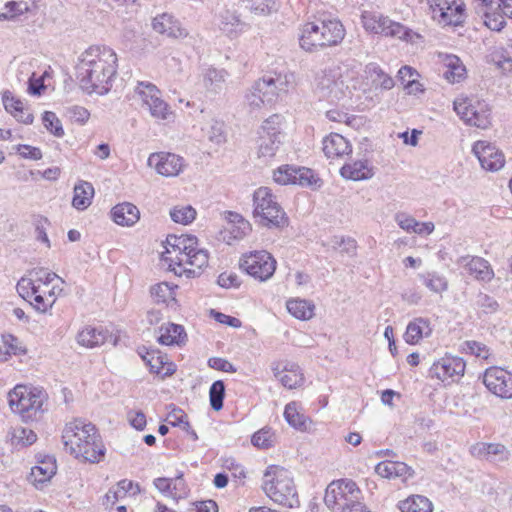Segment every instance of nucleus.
Listing matches in <instances>:
<instances>
[{
	"mask_svg": "<svg viewBox=\"0 0 512 512\" xmlns=\"http://www.w3.org/2000/svg\"><path fill=\"white\" fill-rule=\"evenodd\" d=\"M117 62V55L110 47H89L82 53L77 66L81 87L89 93H108L117 74Z\"/></svg>",
	"mask_w": 512,
	"mask_h": 512,
	"instance_id": "nucleus-1",
	"label": "nucleus"
},
{
	"mask_svg": "<svg viewBox=\"0 0 512 512\" xmlns=\"http://www.w3.org/2000/svg\"><path fill=\"white\" fill-rule=\"evenodd\" d=\"M54 280L64 283L56 273L45 268H33L18 281L16 289L19 296L28 301L37 312L46 313L53 307L62 291L58 285H51Z\"/></svg>",
	"mask_w": 512,
	"mask_h": 512,
	"instance_id": "nucleus-2",
	"label": "nucleus"
},
{
	"mask_svg": "<svg viewBox=\"0 0 512 512\" xmlns=\"http://www.w3.org/2000/svg\"><path fill=\"white\" fill-rule=\"evenodd\" d=\"M66 451L77 459L90 463L100 462L105 455V447L96 427L82 419L66 423L62 432Z\"/></svg>",
	"mask_w": 512,
	"mask_h": 512,
	"instance_id": "nucleus-3",
	"label": "nucleus"
},
{
	"mask_svg": "<svg viewBox=\"0 0 512 512\" xmlns=\"http://www.w3.org/2000/svg\"><path fill=\"white\" fill-rule=\"evenodd\" d=\"M164 260L169 262V268L177 275L183 272L195 273L194 268L201 269L208 264V253L198 248V240L192 235L170 236Z\"/></svg>",
	"mask_w": 512,
	"mask_h": 512,
	"instance_id": "nucleus-4",
	"label": "nucleus"
},
{
	"mask_svg": "<svg viewBox=\"0 0 512 512\" xmlns=\"http://www.w3.org/2000/svg\"><path fill=\"white\" fill-rule=\"evenodd\" d=\"M354 72L346 65L332 64L321 70L314 79L313 92L319 100L330 103L348 99L355 88L351 82Z\"/></svg>",
	"mask_w": 512,
	"mask_h": 512,
	"instance_id": "nucleus-5",
	"label": "nucleus"
},
{
	"mask_svg": "<svg viewBox=\"0 0 512 512\" xmlns=\"http://www.w3.org/2000/svg\"><path fill=\"white\" fill-rule=\"evenodd\" d=\"M346 34L343 24L336 18L317 19L305 23L299 37L300 47L313 52L342 42Z\"/></svg>",
	"mask_w": 512,
	"mask_h": 512,
	"instance_id": "nucleus-6",
	"label": "nucleus"
},
{
	"mask_svg": "<svg viewBox=\"0 0 512 512\" xmlns=\"http://www.w3.org/2000/svg\"><path fill=\"white\" fill-rule=\"evenodd\" d=\"M361 24L364 30L370 34L394 38L415 47L423 46L425 43L422 34L379 12L363 11Z\"/></svg>",
	"mask_w": 512,
	"mask_h": 512,
	"instance_id": "nucleus-7",
	"label": "nucleus"
},
{
	"mask_svg": "<svg viewBox=\"0 0 512 512\" xmlns=\"http://www.w3.org/2000/svg\"><path fill=\"white\" fill-rule=\"evenodd\" d=\"M262 488L265 494L279 505L291 509L300 505L292 474L281 466L271 465L266 469Z\"/></svg>",
	"mask_w": 512,
	"mask_h": 512,
	"instance_id": "nucleus-8",
	"label": "nucleus"
},
{
	"mask_svg": "<svg viewBox=\"0 0 512 512\" xmlns=\"http://www.w3.org/2000/svg\"><path fill=\"white\" fill-rule=\"evenodd\" d=\"M46 394L43 390L17 385L8 395L9 405L24 421H33L43 412Z\"/></svg>",
	"mask_w": 512,
	"mask_h": 512,
	"instance_id": "nucleus-9",
	"label": "nucleus"
},
{
	"mask_svg": "<svg viewBox=\"0 0 512 512\" xmlns=\"http://www.w3.org/2000/svg\"><path fill=\"white\" fill-rule=\"evenodd\" d=\"M253 215L259 223L269 228H283L288 217L267 187H260L253 194Z\"/></svg>",
	"mask_w": 512,
	"mask_h": 512,
	"instance_id": "nucleus-10",
	"label": "nucleus"
},
{
	"mask_svg": "<svg viewBox=\"0 0 512 512\" xmlns=\"http://www.w3.org/2000/svg\"><path fill=\"white\" fill-rule=\"evenodd\" d=\"M134 98L140 107L157 121H171L174 112L170 105L162 98L161 91L151 82H138L134 89Z\"/></svg>",
	"mask_w": 512,
	"mask_h": 512,
	"instance_id": "nucleus-11",
	"label": "nucleus"
},
{
	"mask_svg": "<svg viewBox=\"0 0 512 512\" xmlns=\"http://www.w3.org/2000/svg\"><path fill=\"white\" fill-rule=\"evenodd\" d=\"M454 110L468 125L487 129L491 125V109L489 105L476 97L459 96L454 100Z\"/></svg>",
	"mask_w": 512,
	"mask_h": 512,
	"instance_id": "nucleus-12",
	"label": "nucleus"
},
{
	"mask_svg": "<svg viewBox=\"0 0 512 512\" xmlns=\"http://www.w3.org/2000/svg\"><path fill=\"white\" fill-rule=\"evenodd\" d=\"M361 498L362 492L354 481L340 479L327 486L324 503L333 512H343L349 505Z\"/></svg>",
	"mask_w": 512,
	"mask_h": 512,
	"instance_id": "nucleus-13",
	"label": "nucleus"
},
{
	"mask_svg": "<svg viewBox=\"0 0 512 512\" xmlns=\"http://www.w3.org/2000/svg\"><path fill=\"white\" fill-rule=\"evenodd\" d=\"M294 87L295 75L287 70L269 72L256 81L258 91L263 89V96L273 105L282 101Z\"/></svg>",
	"mask_w": 512,
	"mask_h": 512,
	"instance_id": "nucleus-14",
	"label": "nucleus"
},
{
	"mask_svg": "<svg viewBox=\"0 0 512 512\" xmlns=\"http://www.w3.org/2000/svg\"><path fill=\"white\" fill-rule=\"evenodd\" d=\"M431 19L441 27L459 26L466 19L463 0H426Z\"/></svg>",
	"mask_w": 512,
	"mask_h": 512,
	"instance_id": "nucleus-15",
	"label": "nucleus"
},
{
	"mask_svg": "<svg viewBox=\"0 0 512 512\" xmlns=\"http://www.w3.org/2000/svg\"><path fill=\"white\" fill-rule=\"evenodd\" d=\"M276 265L274 257L264 250L244 254L240 260V267L260 281L270 279L276 270Z\"/></svg>",
	"mask_w": 512,
	"mask_h": 512,
	"instance_id": "nucleus-16",
	"label": "nucleus"
},
{
	"mask_svg": "<svg viewBox=\"0 0 512 512\" xmlns=\"http://www.w3.org/2000/svg\"><path fill=\"white\" fill-rule=\"evenodd\" d=\"M274 180L281 185L298 184L313 188H319L322 185L321 179L311 169L294 164L280 166L274 172Z\"/></svg>",
	"mask_w": 512,
	"mask_h": 512,
	"instance_id": "nucleus-17",
	"label": "nucleus"
},
{
	"mask_svg": "<svg viewBox=\"0 0 512 512\" xmlns=\"http://www.w3.org/2000/svg\"><path fill=\"white\" fill-rule=\"evenodd\" d=\"M483 383L494 395L503 398H512V373L500 367L487 368L483 374Z\"/></svg>",
	"mask_w": 512,
	"mask_h": 512,
	"instance_id": "nucleus-18",
	"label": "nucleus"
},
{
	"mask_svg": "<svg viewBox=\"0 0 512 512\" xmlns=\"http://www.w3.org/2000/svg\"><path fill=\"white\" fill-rule=\"evenodd\" d=\"M466 364L460 357L446 356L434 362L429 373L432 378L442 382L458 381L465 372Z\"/></svg>",
	"mask_w": 512,
	"mask_h": 512,
	"instance_id": "nucleus-19",
	"label": "nucleus"
},
{
	"mask_svg": "<svg viewBox=\"0 0 512 512\" xmlns=\"http://www.w3.org/2000/svg\"><path fill=\"white\" fill-rule=\"evenodd\" d=\"M57 466L54 457L46 455L37 458V464L31 468L28 476L29 482L37 489L49 482L56 474Z\"/></svg>",
	"mask_w": 512,
	"mask_h": 512,
	"instance_id": "nucleus-20",
	"label": "nucleus"
},
{
	"mask_svg": "<svg viewBox=\"0 0 512 512\" xmlns=\"http://www.w3.org/2000/svg\"><path fill=\"white\" fill-rule=\"evenodd\" d=\"M152 28L156 33L174 39H182L188 35L181 22L169 13L155 16L152 20Z\"/></svg>",
	"mask_w": 512,
	"mask_h": 512,
	"instance_id": "nucleus-21",
	"label": "nucleus"
},
{
	"mask_svg": "<svg viewBox=\"0 0 512 512\" xmlns=\"http://www.w3.org/2000/svg\"><path fill=\"white\" fill-rule=\"evenodd\" d=\"M470 453L475 458L490 462H504L510 456L509 450L500 443L478 442L470 447Z\"/></svg>",
	"mask_w": 512,
	"mask_h": 512,
	"instance_id": "nucleus-22",
	"label": "nucleus"
},
{
	"mask_svg": "<svg viewBox=\"0 0 512 512\" xmlns=\"http://www.w3.org/2000/svg\"><path fill=\"white\" fill-rule=\"evenodd\" d=\"M457 264L477 280L490 281L494 276L488 261L478 256H462L457 260Z\"/></svg>",
	"mask_w": 512,
	"mask_h": 512,
	"instance_id": "nucleus-23",
	"label": "nucleus"
},
{
	"mask_svg": "<svg viewBox=\"0 0 512 512\" xmlns=\"http://www.w3.org/2000/svg\"><path fill=\"white\" fill-rule=\"evenodd\" d=\"M215 24L219 30L230 38L238 37L245 28L235 10L225 9L216 15Z\"/></svg>",
	"mask_w": 512,
	"mask_h": 512,
	"instance_id": "nucleus-24",
	"label": "nucleus"
},
{
	"mask_svg": "<svg viewBox=\"0 0 512 512\" xmlns=\"http://www.w3.org/2000/svg\"><path fill=\"white\" fill-rule=\"evenodd\" d=\"M438 58L445 68L443 76L449 83H460L466 78V67L458 56L439 53Z\"/></svg>",
	"mask_w": 512,
	"mask_h": 512,
	"instance_id": "nucleus-25",
	"label": "nucleus"
},
{
	"mask_svg": "<svg viewBox=\"0 0 512 512\" xmlns=\"http://www.w3.org/2000/svg\"><path fill=\"white\" fill-rule=\"evenodd\" d=\"M375 472L382 478H399L403 482L414 476V470L406 463L399 461H382L376 465Z\"/></svg>",
	"mask_w": 512,
	"mask_h": 512,
	"instance_id": "nucleus-26",
	"label": "nucleus"
},
{
	"mask_svg": "<svg viewBox=\"0 0 512 512\" xmlns=\"http://www.w3.org/2000/svg\"><path fill=\"white\" fill-rule=\"evenodd\" d=\"M323 152L327 158H343L349 156L352 147L348 140L338 133H331L323 139Z\"/></svg>",
	"mask_w": 512,
	"mask_h": 512,
	"instance_id": "nucleus-27",
	"label": "nucleus"
},
{
	"mask_svg": "<svg viewBox=\"0 0 512 512\" xmlns=\"http://www.w3.org/2000/svg\"><path fill=\"white\" fill-rule=\"evenodd\" d=\"M274 376L288 389H295L304 382V375L297 364L288 363L282 369L279 365L272 368Z\"/></svg>",
	"mask_w": 512,
	"mask_h": 512,
	"instance_id": "nucleus-28",
	"label": "nucleus"
},
{
	"mask_svg": "<svg viewBox=\"0 0 512 512\" xmlns=\"http://www.w3.org/2000/svg\"><path fill=\"white\" fill-rule=\"evenodd\" d=\"M5 110L10 113L17 121L24 124L33 122V114L23 101L16 98L11 92L6 91L2 97Z\"/></svg>",
	"mask_w": 512,
	"mask_h": 512,
	"instance_id": "nucleus-29",
	"label": "nucleus"
},
{
	"mask_svg": "<svg viewBox=\"0 0 512 512\" xmlns=\"http://www.w3.org/2000/svg\"><path fill=\"white\" fill-rule=\"evenodd\" d=\"M111 338L107 329L103 327L86 326L77 335L79 345L86 348L98 347Z\"/></svg>",
	"mask_w": 512,
	"mask_h": 512,
	"instance_id": "nucleus-30",
	"label": "nucleus"
},
{
	"mask_svg": "<svg viewBox=\"0 0 512 512\" xmlns=\"http://www.w3.org/2000/svg\"><path fill=\"white\" fill-rule=\"evenodd\" d=\"M111 217L116 224L130 227L138 222L140 211L134 204L123 202L112 208Z\"/></svg>",
	"mask_w": 512,
	"mask_h": 512,
	"instance_id": "nucleus-31",
	"label": "nucleus"
},
{
	"mask_svg": "<svg viewBox=\"0 0 512 512\" xmlns=\"http://www.w3.org/2000/svg\"><path fill=\"white\" fill-rule=\"evenodd\" d=\"M477 3L478 13H482L484 24L493 31H500L505 21L500 13L494 11L496 0H474Z\"/></svg>",
	"mask_w": 512,
	"mask_h": 512,
	"instance_id": "nucleus-32",
	"label": "nucleus"
},
{
	"mask_svg": "<svg viewBox=\"0 0 512 512\" xmlns=\"http://www.w3.org/2000/svg\"><path fill=\"white\" fill-rule=\"evenodd\" d=\"M142 359L153 373L168 376L175 371L173 363L168 361L166 355H162L161 352L157 350L147 351L145 355H142Z\"/></svg>",
	"mask_w": 512,
	"mask_h": 512,
	"instance_id": "nucleus-33",
	"label": "nucleus"
},
{
	"mask_svg": "<svg viewBox=\"0 0 512 512\" xmlns=\"http://www.w3.org/2000/svg\"><path fill=\"white\" fill-rule=\"evenodd\" d=\"M340 173L345 179L360 181L371 178L374 175V168L371 162H346Z\"/></svg>",
	"mask_w": 512,
	"mask_h": 512,
	"instance_id": "nucleus-34",
	"label": "nucleus"
},
{
	"mask_svg": "<svg viewBox=\"0 0 512 512\" xmlns=\"http://www.w3.org/2000/svg\"><path fill=\"white\" fill-rule=\"evenodd\" d=\"M129 492L133 495L137 494L139 492V486L134 484L131 480H121L105 494L103 505L106 506V508H111L117 501L125 498Z\"/></svg>",
	"mask_w": 512,
	"mask_h": 512,
	"instance_id": "nucleus-35",
	"label": "nucleus"
},
{
	"mask_svg": "<svg viewBox=\"0 0 512 512\" xmlns=\"http://www.w3.org/2000/svg\"><path fill=\"white\" fill-rule=\"evenodd\" d=\"M184 327L174 323H166L159 329L158 342L162 345H181L186 340Z\"/></svg>",
	"mask_w": 512,
	"mask_h": 512,
	"instance_id": "nucleus-36",
	"label": "nucleus"
},
{
	"mask_svg": "<svg viewBox=\"0 0 512 512\" xmlns=\"http://www.w3.org/2000/svg\"><path fill=\"white\" fill-rule=\"evenodd\" d=\"M94 197V188L91 183L79 180L73 189L72 206L77 210L87 209Z\"/></svg>",
	"mask_w": 512,
	"mask_h": 512,
	"instance_id": "nucleus-37",
	"label": "nucleus"
},
{
	"mask_svg": "<svg viewBox=\"0 0 512 512\" xmlns=\"http://www.w3.org/2000/svg\"><path fill=\"white\" fill-rule=\"evenodd\" d=\"M432 333L430 322L424 318H415L411 321L404 334L408 344H417L423 337H429Z\"/></svg>",
	"mask_w": 512,
	"mask_h": 512,
	"instance_id": "nucleus-38",
	"label": "nucleus"
},
{
	"mask_svg": "<svg viewBox=\"0 0 512 512\" xmlns=\"http://www.w3.org/2000/svg\"><path fill=\"white\" fill-rule=\"evenodd\" d=\"M205 138L215 146H222L227 140V129L223 121L211 119L202 128Z\"/></svg>",
	"mask_w": 512,
	"mask_h": 512,
	"instance_id": "nucleus-39",
	"label": "nucleus"
},
{
	"mask_svg": "<svg viewBox=\"0 0 512 512\" xmlns=\"http://www.w3.org/2000/svg\"><path fill=\"white\" fill-rule=\"evenodd\" d=\"M288 312L297 319L309 320L314 315L315 305L305 299H290L286 304Z\"/></svg>",
	"mask_w": 512,
	"mask_h": 512,
	"instance_id": "nucleus-40",
	"label": "nucleus"
},
{
	"mask_svg": "<svg viewBox=\"0 0 512 512\" xmlns=\"http://www.w3.org/2000/svg\"><path fill=\"white\" fill-rule=\"evenodd\" d=\"M226 231L230 234L231 239L240 240L251 231V225L241 215L230 212Z\"/></svg>",
	"mask_w": 512,
	"mask_h": 512,
	"instance_id": "nucleus-41",
	"label": "nucleus"
},
{
	"mask_svg": "<svg viewBox=\"0 0 512 512\" xmlns=\"http://www.w3.org/2000/svg\"><path fill=\"white\" fill-rule=\"evenodd\" d=\"M203 85L211 92L220 90L228 77V73L224 69H216L214 67L206 68L203 71Z\"/></svg>",
	"mask_w": 512,
	"mask_h": 512,
	"instance_id": "nucleus-42",
	"label": "nucleus"
},
{
	"mask_svg": "<svg viewBox=\"0 0 512 512\" xmlns=\"http://www.w3.org/2000/svg\"><path fill=\"white\" fill-rule=\"evenodd\" d=\"M283 122L284 117L280 114H273L268 117L261 125L259 134L267 136L268 138H275L281 140L283 137Z\"/></svg>",
	"mask_w": 512,
	"mask_h": 512,
	"instance_id": "nucleus-43",
	"label": "nucleus"
},
{
	"mask_svg": "<svg viewBox=\"0 0 512 512\" xmlns=\"http://www.w3.org/2000/svg\"><path fill=\"white\" fill-rule=\"evenodd\" d=\"M401 512H431L432 503L421 495H413L400 501L398 505Z\"/></svg>",
	"mask_w": 512,
	"mask_h": 512,
	"instance_id": "nucleus-44",
	"label": "nucleus"
},
{
	"mask_svg": "<svg viewBox=\"0 0 512 512\" xmlns=\"http://www.w3.org/2000/svg\"><path fill=\"white\" fill-rule=\"evenodd\" d=\"M11 444L15 447H26L37 440L36 433L23 426H15L9 432Z\"/></svg>",
	"mask_w": 512,
	"mask_h": 512,
	"instance_id": "nucleus-45",
	"label": "nucleus"
},
{
	"mask_svg": "<svg viewBox=\"0 0 512 512\" xmlns=\"http://www.w3.org/2000/svg\"><path fill=\"white\" fill-rule=\"evenodd\" d=\"M177 286H173L168 282H161L151 287L150 293L152 298L157 303H166L175 301V289Z\"/></svg>",
	"mask_w": 512,
	"mask_h": 512,
	"instance_id": "nucleus-46",
	"label": "nucleus"
},
{
	"mask_svg": "<svg viewBox=\"0 0 512 512\" xmlns=\"http://www.w3.org/2000/svg\"><path fill=\"white\" fill-rule=\"evenodd\" d=\"M473 155L477 160H490L502 157L501 151L492 143L487 141H477L472 147Z\"/></svg>",
	"mask_w": 512,
	"mask_h": 512,
	"instance_id": "nucleus-47",
	"label": "nucleus"
},
{
	"mask_svg": "<svg viewBox=\"0 0 512 512\" xmlns=\"http://www.w3.org/2000/svg\"><path fill=\"white\" fill-rule=\"evenodd\" d=\"M284 417L288 424L296 429L305 430L306 417L300 413L298 404L296 402L288 403L284 410Z\"/></svg>",
	"mask_w": 512,
	"mask_h": 512,
	"instance_id": "nucleus-48",
	"label": "nucleus"
},
{
	"mask_svg": "<svg viewBox=\"0 0 512 512\" xmlns=\"http://www.w3.org/2000/svg\"><path fill=\"white\" fill-rule=\"evenodd\" d=\"M51 72V68L48 67L41 74L32 73L28 81V92L32 95H41L49 86L46 81L51 79Z\"/></svg>",
	"mask_w": 512,
	"mask_h": 512,
	"instance_id": "nucleus-49",
	"label": "nucleus"
},
{
	"mask_svg": "<svg viewBox=\"0 0 512 512\" xmlns=\"http://www.w3.org/2000/svg\"><path fill=\"white\" fill-rule=\"evenodd\" d=\"M170 217L175 223L187 225L196 218V210L191 205H177L170 210Z\"/></svg>",
	"mask_w": 512,
	"mask_h": 512,
	"instance_id": "nucleus-50",
	"label": "nucleus"
},
{
	"mask_svg": "<svg viewBox=\"0 0 512 512\" xmlns=\"http://www.w3.org/2000/svg\"><path fill=\"white\" fill-rule=\"evenodd\" d=\"M263 89L261 91H258L256 88V81L251 86L249 91L245 95V103L246 105L252 110H259L262 107L266 105H273L272 102H269L266 100V98L263 96Z\"/></svg>",
	"mask_w": 512,
	"mask_h": 512,
	"instance_id": "nucleus-51",
	"label": "nucleus"
},
{
	"mask_svg": "<svg viewBox=\"0 0 512 512\" xmlns=\"http://www.w3.org/2000/svg\"><path fill=\"white\" fill-rule=\"evenodd\" d=\"M424 285L434 293H442L447 290L446 278L436 272H430L422 276Z\"/></svg>",
	"mask_w": 512,
	"mask_h": 512,
	"instance_id": "nucleus-52",
	"label": "nucleus"
},
{
	"mask_svg": "<svg viewBox=\"0 0 512 512\" xmlns=\"http://www.w3.org/2000/svg\"><path fill=\"white\" fill-rule=\"evenodd\" d=\"M281 140L275 138H268L267 136L260 135L258 143V157L259 158H272L275 156L279 148Z\"/></svg>",
	"mask_w": 512,
	"mask_h": 512,
	"instance_id": "nucleus-53",
	"label": "nucleus"
},
{
	"mask_svg": "<svg viewBox=\"0 0 512 512\" xmlns=\"http://www.w3.org/2000/svg\"><path fill=\"white\" fill-rule=\"evenodd\" d=\"M42 122L44 127L55 137L61 138L64 136V129L61 120L54 112L45 111L42 115Z\"/></svg>",
	"mask_w": 512,
	"mask_h": 512,
	"instance_id": "nucleus-54",
	"label": "nucleus"
},
{
	"mask_svg": "<svg viewBox=\"0 0 512 512\" xmlns=\"http://www.w3.org/2000/svg\"><path fill=\"white\" fill-rule=\"evenodd\" d=\"M275 434L270 428H263L255 432L251 438L252 444L260 449H268L275 443Z\"/></svg>",
	"mask_w": 512,
	"mask_h": 512,
	"instance_id": "nucleus-55",
	"label": "nucleus"
},
{
	"mask_svg": "<svg viewBox=\"0 0 512 512\" xmlns=\"http://www.w3.org/2000/svg\"><path fill=\"white\" fill-rule=\"evenodd\" d=\"M326 117L332 122L345 123L351 127H355L361 123V118L355 115H349L338 108L326 111Z\"/></svg>",
	"mask_w": 512,
	"mask_h": 512,
	"instance_id": "nucleus-56",
	"label": "nucleus"
},
{
	"mask_svg": "<svg viewBox=\"0 0 512 512\" xmlns=\"http://www.w3.org/2000/svg\"><path fill=\"white\" fill-rule=\"evenodd\" d=\"M225 396V385L221 380L215 381L209 390L210 405L215 411L223 408V399Z\"/></svg>",
	"mask_w": 512,
	"mask_h": 512,
	"instance_id": "nucleus-57",
	"label": "nucleus"
},
{
	"mask_svg": "<svg viewBox=\"0 0 512 512\" xmlns=\"http://www.w3.org/2000/svg\"><path fill=\"white\" fill-rule=\"evenodd\" d=\"M462 351L483 360H488L491 356L490 349L485 344L477 341H465L462 344Z\"/></svg>",
	"mask_w": 512,
	"mask_h": 512,
	"instance_id": "nucleus-58",
	"label": "nucleus"
},
{
	"mask_svg": "<svg viewBox=\"0 0 512 512\" xmlns=\"http://www.w3.org/2000/svg\"><path fill=\"white\" fill-rule=\"evenodd\" d=\"M250 10L259 15H268L277 10V0H249Z\"/></svg>",
	"mask_w": 512,
	"mask_h": 512,
	"instance_id": "nucleus-59",
	"label": "nucleus"
},
{
	"mask_svg": "<svg viewBox=\"0 0 512 512\" xmlns=\"http://www.w3.org/2000/svg\"><path fill=\"white\" fill-rule=\"evenodd\" d=\"M154 169L159 175L174 177L183 170V165L180 162H155Z\"/></svg>",
	"mask_w": 512,
	"mask_h": 512,
	"instance_id": "nucleus-60",
	"label": "nucleus"
},
{
	"mask_svg": "<svg viewBox=\"0 0 512 512\" xmlns=\"http://www.w3.org/2000/svg\"><path fill=\"white\" fill-rule=\"evenodd\" d=\"M2 344L10 355H21L26 352L22 342L11 334L2 336Z\"/></svg>",
	"mask_w": 512,
	"mask_h": 512,
	"instance_id": "nucleus-61",
	"label": "nucleus"
},
{
	"mask_svg": "<svg viewBox=\"0 0 512 512\" xmlns=\"http://www.w3.org/2000/svg\"><path fill=\"white\" fill-rule=\"evenodd\" d=\"M371 71L374 74L373 82L384 90H390L394 87V80L386 74L381 68L373 66Z\"/></svg>",
	"mask_w": 512,
	"mask_h": 512,
	"instance_id": "nucleus-62",
	"label": "nucleus"
},
{
	"mask_svg": "<svg viewBox=\"0 0 512 512\" xmlns=\"http://www.w3.org/2000/svg\"><path fill=\"white\" fill-rule=\"evenodd\" d=\"M394 219L398 226L407 233H412L415 230L417 220L405 212H398L395 214Z\"/></svg>",
	"mask_w": 512,
	"mask_h": 512,
	"instance_id": "nucleus-63",
	"label": "nucleus"
},
{
	"mask_svg": "<svg viewBox=\"0 0 512 512\" xmlns=\"http://www.w3.org/2000/svg\"><path fill=\"white\" fill-rule=\"evenodd\" d=\"M477 305L486 314L495 313L499 308L498 302L493 297L482 293L477 297Z\"/></svg>",
	"mask_w": 512,
	"mask_h": 512,
	"instance_id": "nucleus-64",
	"label": "nucleus"
}]
</instances>
